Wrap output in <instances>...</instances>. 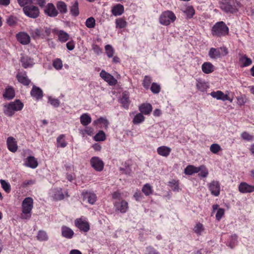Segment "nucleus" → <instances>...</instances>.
<instances>
[{
	"label": "nucleus",
	"mask_w": 254,
	"mask_h": 254,
	"mask_svg": "<svg viewBox=\"0 0 254 254\" xmlns=\"http://www.w3.org/2000/svg\"><path fill=\"white\" fill-rule=\"evenodd\" d=\"M33 200L31 197L25 198L22 203V214L21 218L22 219H28L31 216V210L33 208Z\"/></svg>",
	"instance_id": "obj_1"
},
{
	"label": "nucleus",
	"mask_w": 254,
	"mask_h": 254,
	"mask_svg": "<svg viewBox=\"0 0 254 254\" xmlns=\"http://www.w3.org/2000/svg\"><path fill=\"white\" fill-rule=\"evenodd\" d=\"M229 28L223 21L215 23L212 28V34L213 36L221 37L228 34Z\"/></svg>",
	"instance_id": "obj_2"
},
{
	"label": "nucleus",
	"mask_w": 254,
	"mask_h": 254,
	"mask_svg": "<svg viewBox=\"0 0 254 254\" xmlns=\"http://www.w3.org/2000/svg\"><path fill=\"white\" fill-rule=\"evenodd\" d=\"M30 33L32 37L34 39L39 38H46L51 33V29L48 27H40L35 29L31 30Z\"/></svg>",
	"instance_id": "obj_3"
},
{
	"label": "nucleus",
	"mask_w": 254,
	"mask_h": 254,
	"mask_svg": "<svg viewBox=\"0 0 254 254\" xmlns=\"http://www.w3.org/2000/svg\"><path fill=\"white\" fill-rule=\"evenodd\" d=\"M220 7L227 13H233L238 11L235 3L229 0H222L220 2Z\"/></svg>",
	"instance_id": "obj_4"
},
{
	"label": "nucleus",
	"mask_w": 254,
	"mask_h": 254,
	"mask_svg": "<svg viewBox=\"0 0 254 254\" xmlns=\"http://www.w3.org/2000/svg\"><path fill=\"white\" fill-rule=\"evenodd\" d=\"M176 19L174 13L170 10L163 12L160 15L159 21L164 25H169L171 22H173Z\"/></svg>",
	"instance_id": "obj_5"
},
{
	"label": "nucleus",
	"mask_w": 254,
	"mask_h": 254,
	"mask_svg": "<svg viewBox=\"0 0 254 254\" xmlns=\"http://www.w3.org/2000/svg\"><path fill=\"white\" fill-rule=\"evenodd\" d=\"M24 13L29 17L35 18L39 15L38 7L34 5L25 6L23 7Z\"/></svg>",
	"instance_id": "obj_6"
},
{
	"label": "nucleus",
	"mask_w": 254,
	"mask_h": 254,
	"mask_svg": "<svg viewBox=\"0 0 254 254\" xmlns=\"http://www.w3.org/2000/svg\"><path fill=\"white\" fill-rule=\"evenodd\" d=\"M92 167L97 171H101L104 167L103 162L98 157H93L90 160Z\"/></svg>",
	"instance_id": "obj_7"
},
{
	"label": "nucleus",
	"mask_w": 254,
	"mask_h": 254,
	"mask_svg": "<svg viewBox=\"0 0 254 254\" xmlns=\"http://www.w3.org/2000/svg\"><path fill=\"white\" fill-rule=\"evenodd\" d=\"M100 75L102 78L104 79L110 85H115L117 83V80L114 76L105 70H102L100 73Z\"/></svg>",
	"instance_id": "obj_8"
},
{
	"label": "nucleus",
	"mask_w": 254,
	"mask_h": 254,
	"mask_svg": "<svg viewBox=\"0 0 254 254\" xmlns=\"http://www.w3.org/2000/svg\"><path fill=\"white\" fill-rule=\"evenodd\" d=\"M208 188L211 193L214 196H218L220 193V185L217 181H213L208 185Z\"/></svg>",
	"instance_id": "obj_9"
},
{
	"label": "nucleus",
	"mask_w": 254,
	"mask_h": 254,
	"mask_svg": "<svg viewBox=\"0 0 254 254\" xmlns=\"http://www.w3.org/2000/svg\"><path fill=\"white\" fill-rule=\"evenodd\" d=\"M83 200H87L88 203L93 204L97 200L96 194L91 191H83L82 192Z\"/></svg>",
	"instance_id": "obj_10"
},
{
	"label": "nucleus",
	"mask_w": 254,
	"mask_h": 254,
	"mask_svg": "<svg viewBox=\"0 0 254 254\" xmlns=\"http://www.w3.org/2000/svg\"><path fill=\"white\" fill-rule=\"evenodd\" d=\"M16 37L17 41L22 45H27L30 42V36L26 32H19Z\"/></svg>",
	"instance_id": "obj_11"
},
{
	"label": "nucleus",
	"mask_w": 254,
	"mask_h": 254,
	"mask_svg": "<svg viewBox=\"0 0 254 254\" xmlns=\"http://www.w3.org/2000/svg\"><path fill=\"white\" fill-rule=\"evenodd\" d=\"M210 95L217 100H221L223 101H230L231 102L232 101V99H230L228 96L226 94H224L221 91H213L210 93Z\"/></svg>",
	"instance_id": "obj_12"
},
{
	"label": "nucleus",
	"mask_w": 254,
	"mask_h": 254,
	"mask_svg": "<svg viewBox=\"0 0 254 254\" xmlns=\"http://www.w3.org/2000/svg\"><path fill=\"white\" fill-rule=\"evenodd\" d=\"M239 190L242 193H251L254 191V186L243 182L239 185Z\"/></svg>",
	"instance_id": "obj_13"
},
{
	"label": "nucleus",
	"mask_w": 254,
	"mask_h": 254,
	"mask_svg": "<svg viewBox=\"0 0 254 254\" xmlns=\"http://www.w3.org/2000/svg\"><path fill=\"white\" fill-rule=\"evenodd\" d=\"M44 11L45 13L50 17H55L58 14V10L52 3H49L47 4Z\"/></svg>",
	"instance_id": "obj_14"
},
{
	"label": "nucleus",
	"mask_w": 254,
	"mask_h": 254,
	"mask_svg": "<svg viewBox=\"0 0 254 254\" xmlns=\"http://www.w3.org/2000/svg\"><path fill=\"white\" fill-rule=\"evenodd\" d=\"M75 226L80 230L87 232L89 230V225L86 221H83L81 219H77L75 221Z\"/></svg>",
	"instance_id": "obj_15"
},
{
	"label": "nucleus",
	"mask_w": 254,
	"mask_h": 254,
	"mask_svg": "<svg viewBox=\"0 0 254 254\" xmlns=\"http://www.w3.org/2000/svg\"><path fill=\"white\" fill-rule=\"evenodd\" d=\"M7 145L8 149L12 152H15L17 150V145L15 139L11 136L8 137L7 139Z\"/></svg>",
	"instance_id": "obj_16"
},
{
	"label": "nucleus",
	"mask_w": 254,
	"mask_h": 254,
	"mask_svg": "<svg viewBox=\"0 0 254 254\" xmlns=\"http://www.w3.org/2000/svg\"><path fill=\"white\" fill-rule=\"evenodd\" d=\"M239 55L240 56L239 62L242 64V67L247 66L252 64V60L250 58H248L245 55L240 53Z\"/></svg>",
	"instance_id": "obj_17"
},
{
	"label": "nucleus",
	"mask_w": 254,
	"mask_h": 254,
	"mask_svg": "<svg viewBox=\"0 0 254 254\" xmlns=\"http://www.w3.org/2000/svg\"><path fill=\"white\" fill-rule=\"evenodd\" d=\"M201 68L202 71L206 74L210 73L214 70V65L209 62H205L203 63Z\"/></svg>",
	"instance_id": "obj_18"
},
{
	"label": "nucleus",
	"mask_w": 254,
	"mask_h": 254,
	"mask_svg": "<svg viewBox=\"0 0 254 254\" xmlns=\"http://www.w3.org/2000/svg\"><path fill=\"white\" fill-rule=\"evenodd\" d=\"M73 231L69 227L64 226L62 227V235L67 239H71L73 236Z\"/></svg>",
	"instance_id": "obj_19"
},
{
	"label": "nucleus",
	"mask_w": 254,
	"mask_h": 254,
	"mask_svg": "<svg viewBox=\"0 0 254 254\" xmlns=\"http://www.w3.org/2000/svg\"><path fill=\"white\" fill-rule=\"evenodd\" d=\"M70 14L76 17L79 14V11L78 8V2L77 0L71 3V5L69 7Z\"/></svg>",
	"instance_id": "obj_20"
},
{
	"label": "nucleus",
	"mask_w": 254,
	"mask_h": 254,
	"mask_svg": "<svg viewBox=\"0 0 254 254\" xmlns=\"http://www.w3.org/2000/svg\"><path fill=\"white\" fill-rule=\"evenodd\" d=\"M31 95L38 100L43 97V92L40 88L34 85L31 91Z\"/></svg>",
	"instance_id": "obj_21"
},
{
	"label": "nucleus",
	"mask_w": 254,
	"mask_h": 254,
	"mask_svg": "<svg viewBox=\"0 0 254 254\" xmlns=\"http://www.w3.org/2000/svg\"><path fill=\"white\" fill-rule=\"evenodd\" d=\"M157 153L161 156L167 157L171 151V149L166 146H162L157 148Z\"/></svg>",
	"instance_id": "obj_22"
},
{
	"label": "nucleus",
	"mask_w": 254,
	"mask_h": 254,
	"mask_svg": "<svg viewBox=\"0 0 254 254\" xmlns=\"http://www.w3.org/2000/svg\"><path fill=\"white\" fill-rule=\"evenodd\" d=\"M115 205L122 213L126 212L128 208V203L125 200H122L121 202H116Z\"/></svg>",
	"instance_id": "obj_23"
},
{
	"label": "nucleus",
	"mask_w": 254,
	"mask_h": 254,
	"mask_svg": "<svg viewBox=\"0 0 254 254\" xmlns=\"http://www.w3.org/2000/svg\"><path fill=\"white\" fill-rule=\"evenodd\" d=\"M139 109L142 114L149 115L152 110V107L150 104L144 103L141 105Z\"/></svg>",
	"instance_id": "obj_24"
},
{
	"label": "nucleus",
	"mask_w": 254,
	"mask_h": 254,
	"mask_svg": "<svg viewBox=\"0 0 254 254\" xmlns=\"http://www.w3.org/2000/svg\"><path fill=\"white\" fill-rule=\"evenodd\" d=\"M16 77L18 81L24 85H28L30 82V80L27 78L25 73H18Z\"/></svg>",
	"instance_id": "obj_25"
},
{
	"label": "nucleus",
	"mask_w": 254,
	"mask_h": 254,
	"mask_svg": "<svg viewBox=\"0 0 254 254\" xmlns=\"http://www.w3.org/2000/svg\"><path fill=\"white\" fill-rule=\"evenodd\" d=\"M208 56L211 59H216L221 57V52L219 48H211L208 53Z\"/></svg>",
	"instance_id": "obj_26"
},
{
	"label": "nucleus",
	"mask_w": 254,
	"mask_h": 254,
	"mask_svg": "<svg viewBox=\"0 0 254 254\" xmlns=\"http://www.w3.org/2000/svg\"><path fill=\"white\" fill-rule=\"evenodd\" d=\"M124 11V7L123 5L118 4L112 8V13L115 16L122 15Z\"/></svg>",
	"instance_id": "obj_27"
},
{
	"label": "nucleus",
	"mask_w": 254,
	"mask_h": 254,
	"mask_svg": "<svg viewBox=\"0 0 254 254\" xmlns=\"http://www.w3.org/2000/svg\"><path fill=\"white\" fill-rule=\"evenodd\" d=\"M9 104L11 106L14 112L20 111L23 107V104L19 100H16L14 102H11Z\"/></svg>",
	"instance_id": "obj_28"
},
{
	"label": "nucleus",
	"mask_w": 254,
	"mask_h": 254,
	"mask_svg": "<svg viewBox=\"0 0 254 254\" xmlns=\"http://www.w3.org/2000/svg\"><path fill=\"white\" fill-rule=\"evenodd\" d=\"M80 121L83 126H86L91 123L92 119L89 115L84 113L80 116Z\"/></svg>",
	"instance_id": "obj_29"
},
{
	"label": "nucleus",
	"mask_w": 254,
	"mask_h": 254,
	"mask_svg": "<svg viewBox=\"0 0 254 254\" xmlns=\"http://www.w3.org/2000/svg\"><path fill=\"white\" fill-rule=\"evenodd\" d=\"M20 61L23 67L27 68L33 65L32 60L27 56H22L21 58Z\"/></svg>",
	"instance_id": "obj_30"
},
{
	"label": "nucleus",
	"mask_w": 254,
	"mask_h": 254,
	"mask_svg": "<svg viewBox=\"0 0 254 254\" xmlns=\"http://www.w3.org/2000/svg\"><path fill=\"white\" fill-rule=\"evenodd\" d=\"M26 165L31 168H35L38 166L37 160L33 156H29L27 158Z\"/></svg>",
	"instance_id": "obj_31"
},
{
	"label": "nucleus",
	"mask_w": 254,
	"mask_h": 254,
	"mask_svg": "<svg viewBox=\"0 0 254 254\" xmlns=\"http://www.w3.org/2000/svg\"><path fill=\"white\" fill-rule=\"evenodd\" d=\"M198 172H199L198 167H194L193 165H188L184 170L185 174L189 175H191Z\"/></svg>",
	"instance_id": "obj_32"
},
{
	"label": "nucleus",
	"mask_w": 254,
	"mask_h": 254,
	"mask_svg": "<svg viewBox=\"0 0 254 254\" xmlns=\"http://www.w3.org/2000/svg\"><path fill=\"white\" fill-rule=\"evenodd\" d=\"M3 96L4 98L10 100L15 96L14 90L12 88L9 87L6 89L5 92L3 94Z\"/></svg>",
	"instance_id": "obj_33"
},
{
	"label": "nucleus",
	"mask_w": 254,
	"mask_h": 254,
	"mask_svg": "<svg viewBox=\"0 0 254 254\" xmlns=\"http://www.w3.org/2000/svg\"><path fill=\"white\" fill-rule=\"evenodd\" d=\"M3 107V113L5 115L8 117H11L14 115L15 112L9 104L4 105Z\"/></svg>",
	"instance_id": "obj_34"
},
{
	"label": "nucleus",
	"mask_w": 254,
	"mask_h": 254,
	"mask_svg": "<svg viewBox=\"0 0 254 254\" xmlns=\"http://www.w3.org/2000/svg\"><path fill=\"white\" fill-rule=\"evenodd\" d=\"M57 7L61 13H66L67 11V5L64 1H58Z\"/></svg>",
	"instance_id": "obj_35"
},
{
	"label": "nucleus",
	"mask_w": 254,
	"mask_h": 254,
	"mask_svg": "<svg viewBox=\"0 0 254 254\" xmlns=\"http://www.w3.org/2000/svg\"><path fill=\"white\" fill-rule=\"evenodd\" d=\"M59 39L62 42H65L69 39V36L65 32L61 30L58 33Z\"/></svg>",
	"instance_id": "obj_36"
},
{
	"label": "nucleus",
	"mask_w": 254,
	"mask_h": 254,
	"mask_svg": "<svg viewBox=\"0 0 254 254\" xmlns=\"http://www.w3.org/2000/svg\"><path fill=\"white\" fill-rule=\"evenodd\" d=\"M142 191L146 196L152 194L153 192L152 187L149 184H146L143 186Z\"/></svg>",
	"instance_id": "obj_37"
},
{
	"label": "nucleus",
	"mask_w": 254,
	"mask_h": 254,
	"mask_svg": "<svg viewBox=\"0 0 254 254\" xmlns=\"http://www.w3.org/2000/svg\"><path fill=\"white\" fill-rule=\"evenodd\" d=\"M0 183L1 187L7 193L10 192L11 190V187L9 183L4 180H0Z\"/></svg>",
	"instance_id": "obj_38"
},
{
	"label": "nucleus",
	"mask_w": 254,
	"mask_h": 254,
	"mask_svg": "<svg viewBox=\"0 0 254 254\" xmlns=\"http://www.w3.org/2000/svg\"><path fill=\"white\" fill-rule=\"evenodd\" d=\"M198 169L199 172H200L198 174V176L199 177L205 178L207 176L208 172L206 168L204 165H201L198 167Z\"/></svg>",
	"instance_id": "obj_39"
},
{
	"label": "nucleus",
	"mask_w": 254,
	"mask_h": 254,
	"mask_svg": "<svg viewBox=\"0 0 254 254\" xmlns=\"http://www.w3.org/2000/svg\"><path fill=\"white\" fill-rule=\"evenodd\" d=\"M184 12L187 15L188 18H192L195 13L194 9L191 6H188Z\"/></svg>",
	"instance_id": "obj_40"
},
{
	"label": "nucleus",
	"mask_w": 254,
	"mask_h": 254,
	"mask_svg": "<svg viewBox=\"0 0 254 254\" xmlns=\"http://www.w3.org/2000/svg\"><path fill=\"white\" fill-rule=\"evenodd\" d=\"M94 138L96 141H104L106 139V135L103 131L100 130L95 135Z\"/></svg>",
	"instance_id": "obj_41"
},
{
	"label": "nucleus",
	"mask_w": 254,
	"mask_h": 254,
	"mask_svg": "<svg viewBox=\"0 0 254 254\" xmlns=\"http://www.w3.org/2000/svg\"><path fill=\"white\" fill-rule=\"evenodd\" d=\"M144 120V117L142 115V113H138L134 117L132 122L134 124H138Z\"/></svg>",
	"instance_id": "obj_42"
},
{
	"label": "nucleus",
	"mask_w": 254,
	"mask_h": 254,
	"mask_svg": "<svg viewBox=\"0 0 254 254\" xmlns=\"http://www.w3.org/2000/svg\"><path fill=\"white\" fill-rule=\"evenodd\" d=\"M106 53L109 58H111L114 54V49L110 45H107L105 47Z\"/></svg>",
	"instance_id": "obj_43"
},
{
	"label": "nucleus",
	"mask_w": 254,
	"mask_h": 254,
	"mask_svg": "<svg viewBox=\"0 0 254 254\" xmlns=\"http://www.w3.org/2000/svg\"><path fill=\"white\" fill-rule=\"evenodd\" d=\"M98 123L103 124L105 128H107L108 127L109 125V122L108 121V120L102 117H100L99 119L94 121V124L95 125L97 124Z\"/></svg>",
	"instance_id": "obj_44"
},
{
	"label": "nucleus",
	"mask_w": 254,
	"mask_h": 254,
	"mask_svg": "<svg viewBox=\"0 0 254 254\" xmlns=\"http://www.w3.org/2000/svg\"><path fill=\"white\" fill-rule=\"evenodd\" d=\"M210 150L212 153L217 154L221 150V147L218 144L213 143L210 146Z\"/></svg>",
	"instance_id": "obj_45"
},
{
	"label": "nucleus",
	"mask_w": 254,
	"mask_h": 254,
	"mask_svg": "<svg viewBox=\"0 0 254 254\" xmlns=\"http://www.w3.org/2000/svg\"><path fill=\"white\" fill-rule=\"evenodd\" d=\"M196 86L197 88L202 92L205 91L208 88L207 84L202 81H197Z\"/></svg>",
	"instance_id": "obj_46"
},
{
	"label": "nucleus",
	"mask_w": 254,
	"mask_h": 254,
	"mask_svg": "<svg viewBox=\"0 0 254 254\" xmlns=\"http://www.w3.org/2000/svg\"><path fill=\"white\" fill-rule=\"evenodd\" d=\"M64 135L61 134L57 138V143L58 144V146H60L61 147L64 148L66 146L67 143L64 140Z\"/></svg>",
	"instance_id": "obj_47"
},
{
	"label": "nucleus",
	"mask_w": 254,
	"mask_h": 254,
	"mask_svg": "<svg viewBox=\"0 0 254 254\" xmlns=\"http://www.w3.org/2000/svg\"><path fill=\"white\" fill-rule=\"evenodd\" d=\"M86 26L89 28H94L95 26V20L92 17L88 18L85 22Z\"/></svg>",
	"instance_id": "obj_48"
},
{
	"label": "nucleus",
	"mask_w": 254,
	"mask_h": 254,
	"mask_svg": "<svg viewBox=\"0 0 254 254\" xmlns=\"http://www.w3.org/2000/svg\"><path fill=\"white\" fill-rule=\"evenodd\" d=\"M121 103L125 108H127L128 104V96L126 93H124L121 99Z\"/></svg>",
	"instance_id": "obj_49"
},
{
	"label": "nucleus",
	"mask_w": 254,
	"mask_h": 254,
	"mask_svg": "<svg viewBox=\"0 0 254 254\" xmlns=\"http://www.w3.org/2000/svg\"><path fill=\"white\" fill-rule=\"evenodd\" d=\"M37 237L38 240L41 241H46L48 240L47 233L43 231H39Z\"/></svg>",
	"instance_id": "obj_50"
},
{
	"label": "nucleus",
	"mask_w": 254,
	"mask_h": 254,
	"mask_svg": "<svg viewBox=\"0 0 254 254\" xmlns=\"http://www.w3.org/2000/svg\"><path fill=\"white\" fill-rule=\"evenodd\" d=\"M237 237H238L236 234H234V235L231 236V239H230V242L229 243V246L231 249H233V248H234V247L236 245Z\"/></svg>",
	"instance_id": "obj_51"
},
{
	"label": "nucleus",
	"mask_w": 254,
	"mask_h": 254,
	"mask_svg": "<svg viewBox=\"0 0 254 254\" xmlns=\"http://www.w3.org/2000/svg\"><path fill=\"white\" fill-rule=\"evenodd\" d=\"M117 27L120 28H124L127 25V22L122 18L117 19L116 21Z\"/></svg>",
	"instance_id": "obj_52"
},
{
	"label": "nucleus",
	"mask_w": 254,
	"mask_h": 254,
	"mask_svg": "<svg viewBox=\"0 0 254 254\" xmlns=\"http://www.w3.org/2000/svg\"><path fill=\"white\" fill-rule=\"evenodd\" d=\"M53 66L57 69H60L63 67V63L62 61L58 59L53 62Z\"/></svg>",
	"instance_id": "obj_53"
},
{
	"label": "nucleus",
	"mask_w": 254,
	"mask_h": 254,
	"mask_svg": "<svg viewBox=\"0 0 254 254\" xmlns=\"http://www.w3.org/2000/svg\"><path fill=\"white\" fill-rule=\"evenodd\" d=\"M16 22V18L12 16L9 17L6 20V23L7 24L11 26L15 25Z\"/></svg>",
	"instance_id": "obj_54"
},
{
	"label": "nucleus",
	"mask_w": 254,
	"mask_h": 254,
	"mask_svg": "<svg viewBox=\"0 0 254 254\" xmlns=\"http://www.w3.org/2000/svg\"><path fill=\"white\" fill-rule=\"evenodd\" d=\"M203 230V225L201 223H198L196 225V226L194 228V232L200 235L201 232Z\"/></svg>",
	"instance_id": "obj_55"
},
{
	"label": "nucleus",
	"mask_w": 254,
	"mask_h": 254,
	"mask_svg": "<svg viewBox=\"0 0 254 254\" xmlns=\"http://www.w3.org/2000/svg\"><path fill=\"white\" fill-rule=\"evenodd\" d=\"M49 101L50 104L55 107H58L60 105V101L57 99L52 98V97L49 98Z\"/></svg>",
	"instance_id": "obj_56"
},
{
	"label": "nucleus",
	"mask_w": 254,
	"mask_h": 254,
	"mask_svg": "<svg viewBox=\"0 0 254 254\" xmlns=\"http://www.w3.org/2000/svg\"><path fill=\"white\" fill-rule=\"evenodd\" d=\"M160 90V87L159 85L155 83H152L151 86V90L154 93H158L159 92Z\"/></svg>",
	"instance_id": "obj_57"
},
{
	"label": "nucleus",
	"mask_w": 254,
	"mask_h": 254,
	"mask_svg": "<svg viewBox=\"0 0 254 254\" xmlns=\"http://www.w3.org/2000/svg\"><path fill=\"white\" fill-rule=\"evenodd\" d=\"M224 214V210L223 208H219L216 214V218L217 220H220Z\"/></svg>",
	"instance_id": "obj_58"
},
{
	"label": "nucleus",
	"mask_w": 254,
	"mask_h": 254,
	"mask_svg": "<svg viewBox=\"0 0 254 254\" xmlns=\"http://www.w3.org/2000/svg\"><path fill=\"white\" fill-rule=\"evenodd\" d=\"M151 83V78L150 77L145 76L143 80V86L148 88Z\"/></svg>",
	"instance_id": "obj_59"
},
{
	"label": "nucleus",
	"mask_w": 254,
	"mask_h": 254,
	"mask_svg": "<svg viewBox=\"0 0 254 254\" xmlns=\"http://www.w3.org/2000/svg\"><path fill=\"white\" fill-rule=\"evenodd\" d=\"M19 4L21 6H24L28 4L32 3V0H17Z\"/></svg>",
	"instance_id": "obj_60"
},
{
	"label": "nucleus",
	"mask_w": 254,
	"mask_h": 254,
	"mask_svg": "<svg viewBox=\"0 0 254 254\" xmlns=\"http://www.w3.org/2000/svg\"><path fill=\"white\" fill-rule=\"evenodd\" d=\"M242 137L245 139V140H251L253 139V136L252 135H251L250 134H249L248 132H244L242 135Z\"/></svg>",
	"instance_id": "obj_61"
},
{
	"label": "nucleus",
	"mask_w": 254,
	"mask_h": 254,
	"mask_svg": "<svg viewBox=\"0 0 254 254\" xmlns=\"http://www.w3.org/2000/svg\"><path fill=\"white\" fill-rule=\"evenodd\" d=\"M146 254H160L159 253L155 250L153 248L149 247L147 248V253Z\"/></svg>",
	"instance_id": "obj_62"
},
{
	"label": "nucleus",
	"mask_w": 254,
	"mask_h": 254,
	"mask_svg": "<svg viewBox=\"0 0 254 254\" xmlns=\"http://www.w3.org/2000/svg\"><path fill=\"white\" fill-rule=\"evenodd\" d=\"M221 52V56H225L228 54V51L226 47H222L219 48Z\"/></svg>",
	"instance_id": "obj_63"
},
{
	"label": "nucleus",
	"mask_w": 254,
	"mask_h": 254,
	"mask_svg": "<svg viewBox=\"0 0 254 254\" xmlns=\"http://www.w3.org/2000/svg\"><path fill=\"white\" fill-rule=\"evenodd\" d=\"M66 45L68 50L71 51L74 48V44L72 41L68 42Z\"/></svg>",
	"instance_id": "obj_64"
}]
</instances>
